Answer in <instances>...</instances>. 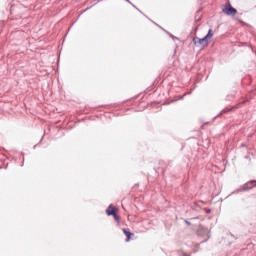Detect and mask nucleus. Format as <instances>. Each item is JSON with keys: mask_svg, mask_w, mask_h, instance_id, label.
I'll list each match as a JSON object with an SVG mask.
<instances>
[{"mask_svg": "<svg viewBox=\"0 0 256 256\" xmlns=\"http://www.w3.org/2000/svg\"><path fill=\"white\" fill-rule=\"evenodd\" d=\"M213 29H209L207 35L204 38L194 37L193 43L195 47H199L200 49H205V47L209 46V40L213 39Z\"/></svg>", "mask_w": 256, "mask_h": 256, "instance_id": "f257e3e1", "label": "nucleus"}, {"mask_svg": "<svg viewBox=\"0 0 256 256\" xmlns=\"http://www.w3.org/2000/svg\"><path fill=\"white\" fill-rule=\"evenodd\" d=\"M222 13H224V15H228V16H235L237 15V9L233 8V6H231L230 2H227L223 8H222Z\"/></svg>", "mask_w": 256, "mask_h": 256, "instance_id": "f03ea898", "label": "nucleus"}, {"mask_svg": "<svg viewBox=\"0 0 256 256\" xmlns=\"http://www.w3.org/2000/svg\"><path fill=\"white\" fill-rule=\"evenodd\" d=\"M117 208H115L114 206H113V204H110L109 206H108V208L106 209V215H108V216H113V215H116L117 214Z\"/></svg>", "mask_w": 256, "mask_h": 256, "instance_id": "7ed1b4c3", "label": "nucleus"}, {"mask_svg": "<svg viewBox=\"0 0 256 256\" xmlns=\"http://www.w3.org/2000/svg\"><path fill=\"white\" fill-rule=\"evenodd\" d=\"M122 231H123L124 235L127 237V239H126L127 243H129V241H131V238L135 236V234L129 232V230H127L125 228L122 229Z\"/></svg>", "mask_w": 256, "mask_h": 256, "instance_id": "20e7f679", "label": "nucleus"}, {"mask_svg": "<svg viewBox=\"0 0 256 256\" xmlns=\"http://www.w3.org/2000/svg\"><path fill=\"white\" fill-rule=\"evenodd\" d=\"M112 217H114L115 221H117L118 223H120L121 218L119 217V215H113Z\"/></svg>", "mask_w": 256, "mask_h": 256, "instance_id": "39448f33", "label": "nucleus"}, {"mask_svg": "<svg viewBox=\"0 0 256 256\" xmlns=\"http://www.w3.org/2000/svg\"><path fill=\"white\" fill-rule=\"evenodd\" d=\"M250 183H255V181H252V182H250Z\"/></svg>", "mask_w": 256, "mask_h": 256, "instance_id": "423d86ee", "label": "nucleus"}]
</instances>
